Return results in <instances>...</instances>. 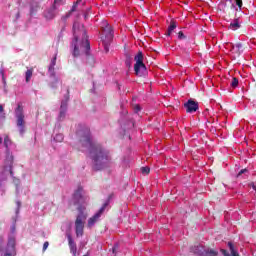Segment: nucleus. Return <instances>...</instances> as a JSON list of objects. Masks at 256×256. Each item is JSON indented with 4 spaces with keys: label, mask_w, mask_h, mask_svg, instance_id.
Masks as SVG:
<instances>
[{
    "label": "nucleus",
    "mask_w": 256,
    "mask_h": 256,
    "mask_svg": "<svg viewBox=\"0 0 256 256\" xmlns=\"http://www.w3.org/2000/svg\"><path fill=\"white\" fill-rule=\"evenodd\" d=\"M17 17H19V13L17 14Z\"/></svg>",
    "instance_id": "obj_44"
},
{
    "label": "nucleus",
    "mask_w": 256,
    "mask_h": 256,
    "mask_svg": "<svg viewBox=\"0 0 256 256\" xmlns=\"http://www.w3.org/2000/svg\"><path fill=\"white\" fill-rule=\"evenodd\" d=\"M74 40L72 41V47H74L73 55L79 57L81 53L89 56V51L91 50V44L89 39H87V32L85 27L79 22H75L73 25Z\"/></svg>",
    "instance_id": "obj_3"
},
{
    "label": "nucleus",
    "mask_w": 256,
    "mask_h": 256,
    "mask_svg": "<svg viewBox=\"0 0 256 256\" xmlns=\"http://www.w3.org/2000/svg\"><path fill=\"white\" fill-rule=\"evenodd\" d=\"M108 205H109L108 202L104 203L102 207L98 210V212H96L91 218L88 219L87 227L89 229H92L95 223H97V221L101 219V216L103 215V213H105V209H107Z\"/></svg>",
    "instance_id": "obj_7"
},
{
    "label": "nucleus",
    "mask_w": 256,
    "mask_h": 256,
    "mask_svg": "<svg viewBox=\"0 0 256 256\" xmlns=\"http://www.w3.org/2000/svg\"><path fill=\"white\" fill-rule=\"evenodd\" d=\"M1 143H3V138L0 137V145H1Z\"/></svg>",
    "instance_id": "obj_42"
},
{
    "label": "nucleus",
    "mask_w": 256,
    "mask_h": 256,
    "mask_svg": "<svg viewBox=\"0 0 256 256\" xmlns=\"http://www.w3.org/2000/svg\"><path fill=\"white\" fill-rule=\"evenodd\" d=\"M4 256H15V252H11L9 250H6V253L4 254Z\"/></svg>",
    "instance_id": "obj_32"
},
{
    "label": "nucleus",
    "mask_w": 256,
    "mask_h": 256,
    "mask_svg": "<svg viewBox=\"0 0 256 256\" xmlns=\"http://www.w3.org/2000/svg\"><path fill=\"white\" fill-rule=\"evenodd\" d=\"M221 253H222L224 256H231V255H229V252H227V250H225V249H222V250H221Z\"/></svg>",
    "instance_id": "obj_34"
},
{
    "label": "nucleus",
    "mask_w": 256,
    "mask_h": 256,
    "mask_svg": "<svg viewBox=\"0 0 256 256\" xmlns=\"http://www.w3.org/2000/svg\"><path fill=\"white\" fill-rule=\"evenodd\" d=\"M65 113H67V103H62L60 106L59 119H65Z\"/></svg>",
    "instance_id": "obj_17"
},
{
    "label": "nucleus",
    "mask_w": 256,
    "mask_h": 256,
    "mask_svg": "<svg viewBox=\"0 0 256 256\" xmlns=\"http://www.w3.org/2000/svg\"><path fill=\"white\" fill-rule=\"evenodd\" d=\"M55 11L53 10V6L45 12L46 19H53L55 17Z\"/></svg>",
    "instance_id": "obj_20"
},
{
    "label": "nucleus",
    "mask_w": 256,
    "mask_h": 256,
    "mask_svg": "<svg viewBox=\"0 0 256 256\" xmlns=\"http://www.w3.org/2000/svg\"><path fill=\"white\" fill-rule=\"evenodd\" d=\"M141 172L143 175H149V173H151V169L149 167H142Z\"/></svg>",
    "instance_id": "obj_26"
},
{
    "label": "nucleus",
    "mask_w": 256,
    "mask_h": 256,
    "mask_svg": "<svg viewBox=\"0 0 256 256\" xmlns=\"http://www.w3.org/2000/svg\"><path fill=\"white\" fill-rule=\"evenodd\" d=\"M0 74L2 75V78L5 77V71L0 70Z\"/></svg>",
    "instance_id": "obj_40"
},
{
    "label": "nucleus",
    "mask_w": 256,
    "mask_h": 256,
    "mask_svg": "<svg viewBox=\"0 0 256 256\" xmlns=\"http://www.w3.org/2000/svg\"><path fill=\"white\" fill-rule=\"evenodd\" d=\"M25 77L26 83H29V81H31V78L33 77V68H30L26 71Z\"/></svg>",
    "instance_id": "obj_22"
},
{
    "label": "nucleus",
    "mask_w": 256,
    "mask_h": 256,
    "mask_svg": "<svg viewBox=\"0 0 256 256\" xmlns=\"http://www.w3.org/2000/svg\"><path fill=\"white\" fill-rule=\"evenodd\" d=\"M175 29H177V22H175V20H171L170 25L168 26V30H167V37H171V33H173V31H175Z\"/></svg>",
    "instance_id": "obj_14"
},
{
    "label": "nucleus",
    "mask_w": 256,
    "mask_h": 256,
    "mask_svg": "<svg viewBox=\"0 0 256 256\" xmlns=\"http://www.w3.org/2000/svg\"><path fill=\"white\" fill-rule=\"evenodd\" d=\"M2 81L4 85H7V80L5 79V76L2 77Z\"/></svg>",
    "instance_id": "obj_39"
},
{
    "label": "nucleus",
    "mask_w": 256,
    "mask_h": 256,
    "mask_svg": "<svg viewBox=\"0 0 256 256\" xmlns=\"http://www.w3.org/2000/svg\"><path fill=\"white\" fill-rule=\"evenodd\" d=\"M192 253H195V255H200V256H217L219 255V252L217 250H205L203 246L201 245H196L191 248Z\"/></svg>",
    "instance_id": "obj_8"
},
{
    "label": "nucleus",
    "mask_w": 256,
    "mask_h": 256,
    "mask_svg": "<svg viewBox=\"0 0 256 256\" xmlns=\"http://www.w3.org/2000/svg\"><path fill=\"white\" fill-rule=\"evenodd\" d=\"M16 125L19 128L20 135H23L25 133V114H23V106L18 104L16 110Z\"/></svg>",
    "instance_id": "obj_6"
},
{
    "label": "nucleus",
    "mask_w": 256,
    "mask_h": 256,
    "mask_svg": "<svg viewBox=\"0 0 256 256\" xmlns=\"http://www.w3.org/2000/svg\"><path fill=\"white\" fill-rule=\"evenodd\" d=\"M15 229H16V226H15V223L12 225V227H11V232L12 233H15Z\"/></svg>",
    "instance_id": "obj_37"
},
{
    "label": "nucleus",
    "mask_w": 256,
    "mask_h": 256,
    "mask_svg": "<svg viewBox=\"0 0 256 256\" xmlns=\"http://www.w3.org/2000/svg\"><path fill=\"white\" fill-rule=\"evenodd\" d=\"M9 173H10L11 177H13V167H9Z\"/></svg>",
    "instance_id": "obj_38"
},
{
    "label": "nucleus",
    "mask_w": 256,
    "mask_h": 256,
    "mask_svg": "<svg viewBox=\"0 0 256 256\" xmlns=\"http://www.w3.org/2000/svg\"><path fill=\"white\" fill-rule=\"evenodd\" d=\"M134 71L137 77H143V75H147V66L143 63V52L139 51L137 55L134 57Z\"/></svg>",
    "instance_id": "obj_5"
},
{
    "label": "nucleus",
    "mask_w": 256,
    "mask_h": 256,
    "mask_svg": "<svg viewBox=\"0 0 256 256\" xmlns=\"http://www.w3.org/2000/svg\"><path fill=\"white\" fill-rule=\"evenodd\" d=\"M230 85L233 89L239 87V79H237V77H233Z\"/></svg>",
    "instance_id": "obj_23"
},
{
    "label": "nucleus",
    "mask_w": 256,
    "mask_h": 256,
    "mask_svg": "<svg viewBox=\"0 0 256 256\" xmlns=\"http://www.w3.org/2000/svg\"><path fill=\"white\" fill-rule=\"evenodd\" d=\"M228 29H230V31H238V29H241L239 18L234 19L228 26Z\"/></svg>",
    "instance_id": "obj_13"
},
{
    "label": "nucleus",
    "mask_w": 256,
    "mask_h": 256,
    "mask_svg": "<svg viewBox=\"0 0 256 256\" xmlns=\"http://www.w3.org/2000/svg\"><path fill=\"white\" fill-rule=\"evenodd\" d=\"M4 109L3 106L0 104V113H3Z\"/></svg>",
    "instance_id": "obj_41"
},
{
    "label": "nucleus",
    "mask_w": 256,
    "mask_h": 256,
    "mask_svg": "<svg viewBox=\"0 0 256 256\" xmlns=\"http://www.w3.org/2000/svg\"><path fill=\"white\" fill-rule=\"evenodd\" d=\"M186 113H195L199 109V103L190 99L185 104Z\"/></svg>",
    "instance_id": "obj_11"
},
{
    "label": "nucleus",
    "mask_w": 256,
    "mask_h": 256,
    "mask_svg": "<svg viewBox=\"0 0 256 256\" xmlns=\"http://www.w3.org/2000/svg\"><path fill=\"white\" fill-rule=\"evenodd\" d=\"M77 137L79 138L82 151H88L90 158L94 163L95 171H101L107 167H110L113 163L111 153L103 148L101 144L91 141V131L89 128L84 127L77 131Z\"/></svg>",
    "instance_id": "obj_1"
},
{
    "label": "nucleus",
    "mask_w": 256,
    "mask_h": 256,
    "mask_svg": "<svg viewBox=\"0 0 256 256\" xmlns=\"http://www.w3.org/2000/svg\"><path fill=\"white\" fill-rule=\"evenodd\" d=\"M218 9L224 13H227L229 9H235V4H233L232 0H220Z\"/></svg>",
    "instance_id": "obj_10"
},
{
    "label": "nucleus",
    "mask_w": 256,
    "mask_h": 256,
    "mask_svg": "<svg viewBox=\"0 0 256 256\" xmlns=\"http://www.w3.org/2000/svg\"><path fill=\"white\" fill-rule=\"evenodd\" d=\"M236 3V6L238 7L239 11L243 9V0H234Z\"/></svg>",
    "instance_id": "obj_27"
},
{
    "label": "nucleus",
    "mask_w": 256,
    "mask_h": 256,
    "mask_svg": "<svg viewBox=\"0 0 256 256\" xmlns=\"http://www.w3.org/2000/svg\"><path fill=\"white\" fill-rule=\"evenodd\" d=\"M139 111H141V106L137 104L134 106V113H139Z\"/></svg>",
    "instance_id": "obj_31"
},
{
    "label": "nucleus",
    "mask_w": 256,
    "mask_h": 256,
    "mask_svg": "<svg viewBox=\"0 0 256 256\" xmlns=\"http://www.w3.org/2000/svg\"><path fill=\"white\" fill-rule=\"evenodd\" d=\"M248 171L249 170H247V168L240 170L239 173L237 174V177H241V175H243V173H247Z\"/></svg>",
    "instance_id": "obj_29"
},
{
    "label": "nucleus",
    "mask_w": 256,
    "mask_h": 256,
    "mask_svg": "<svg viewBox=\"0 0 256 256\" xmlns=\"http://www.w3.org/2000/svg\"><path fill=\"white\" fill-rule=\"evenodd\" d=\"M228 247L232 256H239V253L235 250V246H233L232 242H228Z\"/></svg>",
    "instance_id": "obj_21"
},
{
    "label": "nucleus",
    "mask_w": 256,
    "mask_h": 256,
    "mask_svg": "<svg viewBox=\"0 0 256 256\" xmlns=\"http://www.w3.org/2000/svg\"><path fill=\"white\" fill-rule=\"evenodd\" d=\"M55 65H57V55L54 56V58L51 60V63L49 65L48 71L50 73L55 72Z\"/></svg>",
    "instance_id": "obj_18"
},
{
    "label": "nucleus",
    "mask_w": 256,
    "mask_h": 256,
    "mask_svg": "<svg viewBox=\"0 0 256 256\" xmlns=\"http://www.w3.org/2000/svg\"><path fill=\"white\" fill-rule=\"evenodd\" d=\"M83 188L79 187L73 194L72 205H77L78 215L75 220V231L77 237H83L85 229V219H87V204L85 203V197H83Z\"/></svg>",
    "instance_id": "obj_2"
},
{
    "label": "nucleus",
    "mask_w": 256,
    "mask_h": 256,
    "mask_svg": "<svg viewBox=\"0 0 256 256\" xmlns=\"http://www.w3.org/2000/svg\"><path fill=\"white\" fill-rule=\"evenodd\" d=\"M6 251H11L15 253V237L9 238Z\"/></svg>",
    "instance_id": "obj_15"
},
{
    "label": "nucleus",
    "mask_w": 256,
    "mask_h": 256,
    "mask_svg": "<svg viewBox=\"0 0 256 256\" xmlns=\"http://www.w3.org/2000/svg\"><path fill=\"white\" fill-rule=\"evenodd\" d=\"M16 203L18 207L16 213H19V209H21V202L17 201Z\"/></svg>",
    "instance_id": "obj_35"
},
{
    "label": "nucleus",
    "mask_w": 256,
    "mask_h": 256,
    "mask_svg": "<svg viewBox=\"0 0 256 256\" xmlns=\"http://www.w3.org/2000/svg\"><path fill=\"white\" fill-rule=\"evenodd\" d=\"M101 28H102L101 41L104 47V52L109 53V46L113 41V27L109 25L107 21H103Z\"/></svg>",
    "instance_id": "obj_4"
},
{
    "label": "nucleus",
    "mask_w": 256,
    "mask_h": 256,
    "mask_svg": "<svg viewBox=\"0 0 256 256\" xmlns=\"http://www.w3.org/2000/svg\"><path fill=\"white\" fill-rule=\"evenodd\" d=\"M62 1H63V0H54V4L52 5L53 10L59 9V7H61V2H62Z\"/></svg>",
    "instance_id": "obj_24"
},
{
    "label": "nucleus",
    "mask_w": 256,
    "mask_h": 256,
    "mask_svg": "<svg viewBox=\"0 0 256 256\" xmlns=\"http://www.w3.org/2000/svg\"><path fill=\"white\" fill-rule=\"evenodd\" d=\"M79 3H81V0L76 1V2L73 4L71 10L66 14V17H67V18L71 17V15H72L73 13H75V11H77V7H78Z\"/></svg>",
    "instance_id": "obj_19"
},
{
    "label": "nucleus",
    "mask_w": 256,
    "mask_h": 256,
    "mask_svg": "<svg viewBox=\"0 0 256 256\" xmlns=\"http://www.w3.org/2000/svg\"><path fill=\"white\" fill-rule=\"evenodd\" d=\"M9 142H10L9 136H6V137L4 138V145H5V147H9Z\"/></svg>",
    "instance_id": "obj_30"
},
{
    "label": "nucleus",
    "mask_w": 256,
    "mask_h": 256,
    "mask_svg": "<svg viewBox=\"0 0 256 256\" xmlns=\"http://www.w3.org/2000/svg\"><path fill=\"white\" fill-rule=\"evenodd\" d=\"M85 19H87V15H85Z\"/></svg>",
    "instance_id": "obj_43"
},
{
    "label": "nucleus",
    "mask_w": 256,
    "mask_h": 256,
    "mask_svg": "<svg viewBox=\"0 0 256 256\" xmlns=\"http://www.w3.org/2000/svg\"><path fill=\"white\" fill-rule=\"evenodd\" d=\"M67 239H68L70 253H72L73 256H77V244L73 240V237H71V234L67 235Z\"/></svg>",
    "instance_id": "obj_12"
},
{
    "label": "nucleus",
    "mask_w": 256,
    "mask_h": 256,
    "mask_svg": "<svg viewBox=\"0 0 256 256\" xmlns=\"http://www.w3.org/2000/svg\"><path fill=\"white\" fill-rule=\"evenodd\" d=\"M117 249H119V246L116 244V245L112 248V253H116Z\"/></svg>",
    "instance_id": "obj_36"
},
{
    "label": "nucleus",
    "mask_w": 256,
    "mask_h": 256,
    "mask_svg": "<svg viewBox=\"0 0 256 256\" xmlns=\"http://www.w3.org/2000/svg\"><path fill=\"white\" fill-rule=\"evenodd\" d=\"M13 163H14V157L12 156L11 153L8 152L6 154L5 165L6 167H13Z\"/></svg>",
    "instance_id": "obj_16"
},
{
    "label": "nucleus",
    "mask_w": 256,
    "mask_h": 256,
    "mask_svg": "<svg viewBox=\"0 0 256 256\" xmlns=\"http://www.w3.org/2000/svg\"><path fill=\"white\" fill-rule=\"evenodd\" d=\"M54 141H56L57 143H62V141H63V134H57L54 137Z\"/></svg>",
    "instance_id": "obj_25"
},
{
    "label": "nucleus",
    "mask_w": 256,
    "mask_h": 256,
    "mask_svg": "<svg viewBox=\"0 0 256 256\" xmlns=\"http://www.w3.org/2000/svg\"><path fill=\"white\" fill-rule=\"evenodd\" d=\"M178 39H180V40L187 39V36H185L183 31H179L178 32Z\"/></svg>",
    "instance_id": "obj_28"
},
{
    "label": "nucleus",
    "mask_w": 256,
    "mask_h": 256,
    "mask_svg": "<svg viewBox=\"0 0 256 256\" xmlns=\"http://www.w3.org/2000/svg\"><path fill=\"white\" fill-rule=\"evenodd\" d=\"M226 46L228 49H230V53H232L234 59H237V57H241V53H243V44H241V42H238L236 44L227 43Z\"/></svg>",
    "instance_id": "obj_9"
},
{
    "label": "nucleus",
    "mask_w": 256,
    "mask_h": 256,
    "mask_svg": "<svg viewBox=\"0 0 256 256\" xmlns=\"http://www.w3.org/2000/svg\"><path fill=\"white\" fill-rule=\"evenodd\" d=\"M49 247V242H44L43 244V252L47 251V248Z\"/></svg>",
    "instance_id": "obj_33"
}]
</instances>
